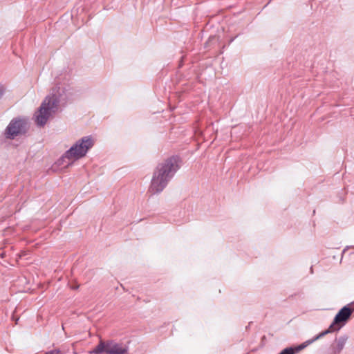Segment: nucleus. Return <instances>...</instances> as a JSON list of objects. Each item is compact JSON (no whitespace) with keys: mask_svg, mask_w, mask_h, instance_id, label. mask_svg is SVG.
Wrapping results in <instances>:
<instances>
[{"mask_svg":"<svg viewBox=\"0 0 354 354\" xmlns=\"http://www.w3.org/2000/svg\"><path fill=\"white\" fill-rule=\"evenodd\" d=\"M179 160L178 157H170L156 167L149 188V192L158 194L165 188L180 168Z\"/></svg>","mask_w":354,"mask_h":354,"instance_id":"f257e3e1","label":"nucleus"},{"mask_svg":"<svg viewBox=\"0 0 354 354\" xmlns=\"http://www.w3.org/2000/svg\"><path fill=\"white\" fill-rule=\"evenodd\" d=\"M179 160L178 157H170L156 167L149 188V192L158 194L165 188L180 168Z\"/></svg>","mask_w":354,"mask_h":354,"instance_id":"f03ea898","label":"nucleus"},{"mask_svg":"<svg viewBox=\"0 0 354 354\" xmlns=\"http://www.w3.org/2000/svg\"><path fill=\"white\" fill-rule=\"evenodd\" d=\"M93 145L94 140L91 136L82 137L65 151L59 160L64 162L67 160V165H69L74 161L86 156Z\"/></svg>","mask_w":354,"mask_h":354,"instance_id":"7ed1b4c3","label":"nucleus"},{"mask_svg":"<svg viewBox=\"0 0 354 354\" xmlns=\"http://www.w3.org/2000/svg\"><path fill=\"white\" fill-rule=\"evenodd\" d=\"M59 102V97L54 92L46 97L35 114V121L38 126L43 127L46 124L49 118L57 111Z\"/></svg>","mask_w":354,"mask_h":354,"instance_id":"20e7f679","label":"nucleus"},{"mask_svg":"<svg viewBox=\"0 0 354 354\" xmlns=\"http://www.w3.org/2000/svg\"><path fill=\"white\" fill-rule=\"evenodd\" d=\"M354 310L353 308H350L348 305L344 306L342 308L339 310V311L335 315L334 320L333 323L330 325L329 328L320 333L317 335L315 336L313 338H312L311 340H309L307 343L308 344H312L316 340L323 337L326 335L335 331V330H339L341 328V326L335 327V325L337 324H339L341 322H346L349 317H351L353 311Z\"/></svg>","mask_w":354,"mask_h":354,"instance_id":"39448f33","label":"nucleus"},{"mask_svg":"<svg viewBox=\"0 0 354 354\" xmlns=\"http://www.w3.org/2000/svg\"><path fill=\"white\" fill-rule=\"evenodd\" d=\"M27 131V121L22 118H15L10 121L5 130V136L8 139H14Z\"/></svg>","mask_w":354,"mask_h":354,"instance_id":"423d86ee","label":"nucleus"},{"mask_svg":"<svg viewBox=\"0 0 354 354\" xmlns=\"http://www.w3.org/2000/svg\"><path fill=\"white\" fill-rule=\"evenodd\" d=\"M127 352V348L122 344L113 341L107 342L106 354H125Z\"/></svg>","mask_w":354,"mask_h":354,"instance_id":"0eeeda50","label":"nucleus"},{"mask_svg":"<svg viewBox=\"0 0 354 354\" xmlns=\"http://www.w3.org/2000/svg\"><path fill=\"white\" fill-rule=\"evenodd\" d=\"M347 340L348 336L346 335H342L336 339L337 345L333 349V354H339L344 348Z\"/></svg>","mask_w":354,"mask_h":354,"instance_id":"6e6552de","label":"nucleus"},{"mask_svg":"<svg viewBox=\"0 0 354 354\" xmlns=\"http://www.w3.org/2000/svg\"><path fill=\"white\" fill-rule=\"evenodd\" d=\"M311 339H312L306 341L304 344L299 345L297 348L287 347V348H284L283 351H281L279 354H295L296 352L299 351V350H301V349L305 348L306 346L309 345L310 344H308L307 342Z\"/></svg>","mask_w":354,"mask_h":354,"instance_id":"1a4fd4ad","label":"nucleus"},{"mask_svg":"<svg viewBox=\"0 0 354 354\" xmlns=\"http://www.w3.org/2000/svg\"><path fill=\"white\" fill-rule=\"evenodd\" d=\"M107 351V342L100 341L95 349L94 350V353L96 354L106 353Z\"/></svg>","mask_w":354,"mask_h":354,"instance_id":"9d476101","label":"nucleus"},{"mask_svg":"<svg viewBox=\"0 0 354 354\" xmlns=\"http://www.w3.org/2000/svg\"><path fill=\"white\" fill-rule=\"evenodd\" d=\"M3 88L2 86H0V98L3 95Z\"/></svg>","mask_w":354,"mask_h":354,"instance_id":"9b49d317","label":"nucleus"}]
</instances>
